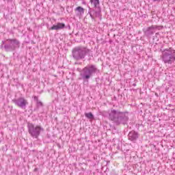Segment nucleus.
Returning a JSON list of instances; mask_svg holds the SVG:
<instances>
[{"instance_id": "obj_13", "label": "nucleus", "mask_w": 175, "mask_h": 175, "mask_svg": "<svg viewBox=\"0 0 175 175\" xmlns=\"http://www.w3.org/2000/svg\"><path fill=\"white\" fill-rule=\"evenodd\" d=\"M90 2L93 8H100V1L99 0H90Z\"/></svg>"}, {"instance_id": "obj_17", "label": "nucleus", "mask_w": 175, "mask_h": 175, "mask_svg": "<svg viewBox=\"0 0 175 175\" xmlns=\"http://www.w3.org/2000/svg\"><path fill=\"white\" fill-rule=\"evenodd\" d=\"M142 18H148V15L144 14L142 15Z\"/></svg>"}, {"instance_id": "obj_10", "label": "nucleus", "mask_w": 175, "mask_h": 175, "mask_svg": "<svg viewBox=\"0 0 175 175\" xmlns=\"http://www.w3.org/2000/svg\"><path fill=\"white\" fill-rule=\"evenodd\" d=\"M128 140L131 143H137V140L140 139V133L135 130H132L128 134Z\"/></svg>"}, {"instance_id": "obj_20", "label": "nucleus", "mask_w": 175, "mask_h": 175, "mask_svg": "<svg viewBox=\"0 0 175 175\" xmlns=\"http://www.w3.org/2000/svg\"><path fill=\"white\" fill-rule=\"evenodd\" d=\"M155 96H159L158 93H155Z\"/></svg>"}, {"instance_id": "obj_18", "label": "nucleus", "mask_w": 175, "mask_h": 175, "mask_svg": "<svg viewBox=\"0 0 175 175\" xmlns=\"http://www.w3.org/2000/svg\"><path fill=\"white\" fill-rule=\"evenodd\" d=\"M38 170H39L38 168H35V169L33 170V172H38Z\"/></svg>"}, {"instance_id": "obj_9", "label": "nucleus", "mask_w": 175, "mask_h": 175, "mask_svg": "<svg viewBox=\"0 0 175 175\" xmlns=\"http://www.w3.org/2000/svg\"><path fill=\"white\" fill-rule=\"evenodd\" d=\"M12 102L20 107L21 109H27V105H28V100L25 99L24 97H19L18 98H14L12 100Z\"/></svg>"}, {"instance_id": "obj_4", "label": "nucleus", "mask_w": 175, "mask_h": 175, "mask_svg": "<svg viewBox=\"0 0 175 175\" xmlns=\"http://www.w3.org/2000/svg\"><path fill=\"white\" fill-rule=\"evenodd\" d=\"M0 48L4 49L6 53H11L12 51H16L20 49L21 43L20 40L16 38L7 39L5 41H2Z\"/></svg>"}, {"instance_id": "obj_16", "label": "nucleus", "mask_w": 175, "mask_h": 175, "mask_svg": "<svg viewBox=\"0 0 175 175\" xmlns=\"http://www.w3.org/2000/svg\"><path fill=\"white\" fill-rule=\"evenodd\" d=\"M44 143H51V138L50 135H46V137L44 138Z\"/></svg>"}, {"instance_id": "obj_14", "label": "nucleus", "mask_w": 175, "mask_h": 175, "mask_svg": "<svg viewBox=\"0 0 175 175\" xmlns=\"http://www.w3.org/2000/svg\"><path fill=\"white\" fill-rule=\"evenodd\" d=\"M85 117L88 118V120H94L95 116H94V114H92V112H88V113H85Z\"/></svg>"}, {"instance_id": "obj_15", "label": "nucleus", "mask_w": 175, "mask_h": 175, "mask_svg": "<svg viewBox=\"0 0 175 175\" xmlns=\"http://www.w3.org/2000/svg\"><path fill=\"white\" fill-rule=\"evenodd\" d=\"M75 10L79 13V14H84V9L81 6H78L75 8Z\"/></svg>"}, {"instance_id": "obj_6", "label": "nucleus", "mask_w": 175, "mask_h": 175, "mask_svg": "<svg viewBox=\"0 0 175 175\" xmlns=\"http://www.w3.org/2000/svg\"><path fill=\"white\" fill-rule=\"evenodd\" d=\"M28 132L33 139H38L40 136L41 132H44V129L40 125H33L32 123H28L27 124Z\"/></svg>"}, {"instance_id": "obj_5", "label": "nucleus", "mask_w": 175, "mask_h": 175, "mask_svg": "<svg viewBox=\"0 0 175 175\" xmlns=\"http://www.w3.org/2000/svg\"><path fill=\"white\" fill-rule=\"evenodd\" d=\"M161 59L164 64H172L175 61V51L172 49H166L162 51Z\"/></svg>"}, {"instance_id": "obj_8", "label": "nucleus", "mask_w": 175, "mask_h": 175, "mask_svg": "<svg viewBox=\"0 0 175 175\" xmlns=\"http://www.w3.org/2000/svg\"><path fill=\"white\" fill-rule=\"evenodd\" d=\"M155 29L161 31V29H163V26L152 25L150 27H147L146 29H144L143 32L144 34L146 36V38H151L152 35L155 33Z\"/></svg>"}, {"instance_id": "obj_21", "label": "nucleus", "mask_w": 175, "mask_h": 175, "mask_svg": "<svg viewBox=\"0 0 175 175\" xmlns=\"http://www.w3.org/2000/svg\"><path fill=\"white\" fill-rule=\"evenodd\" d=\"M69 29H70V26H68Z\"/></svg>"}, {"instance_id": "obj_22", "label": "nucleus", "mask_w": 175, "mask_h": 175, "mask_svg": "<svg viewBox=\"0 0 175 175\" xmlns=\"http://www.w3.org/2000/svg\"><path fill=\"white\" fill-rule=\"evenodd\" d=\"M133 85H136V84H133Z\"/></svg>"}, {"instance_id": "obj_11", "label": "nucleus", "mask_w": 175, "mask_h": 175, "mask_svg": "<svg viewBox=\"0 0 175 175\" xmlns=\"http://www.w3.org/2000/svg\"><path fill=\"white\" fill-rule=\"evenodd\" d=\"M32 98L34 102H36V108H34L33 111H38L40 107H44V104H43V103L39 100V97L33 96Z\"/></svg>"}, {"instance_id": "obj_19", "label": "nucleus", "mask_w": 175, "mask_h": 175, "mask_svg": "<svg viewBox=\"0 0 175 175\" xmlns=\"http://www.w3.org/2000/svg\"><path fill=\"white\" fill-rule=\"evenodd\" d=\"M161 0H153L154 2H159Z\"/></svg>"}, {"instance_id": "obj_7", "label": "nucleus", "mask_w": 175, "mask_h": 175, "mask_svg": "<svg viewBox=\"0 0 175 175\" xmlns=\"http://www.w3.org/2000/svg\"><path fill=\"white\" fill-rule=\"evenodd\" d=\"M88 14L92 20H95V18L102 20V8L100 7H93L92 8L89 7Z\"/></svg>"}, {"instance_id": "obj_1", "label": "nucleus", "mask_w": 175, "mask_h": 175, "mask_svg": "<svg viewBox=\"0 0 175 175\" xmlns=\"http://www.w3.org/2000/svg\"><path fill=\"white\" fill-rule=\"evenodd\" d=\"M107 117L108 119L110 121H113L116 125H128L129 117L126 111H121L111 109L108 111Z\"/></svg>"}, {"instance_id": "obj_2", "label": "nucleus", "mask_w": 175, "mask_h": 175, "mask_svg": "<svg viewBox=\"0 0 175 175\" xmlns=\"http://www.w3.org/2000/svg\"><path fill=\"white\" fill-rule=\"evenodd\" d=\"M72 58L75 61H81L88 55V61H91L94 57L92 51L83 46H76L72 51Z\"/></svg>"}, {"instance_id": "obj_12", "label": "nucleus", "mask_w": 175, "mask_h": 175, "mask_svg": "<svg viewBox=\"0 0 175 175\" xmlns=\"http://www.w3.org/2000/svg\"><path fill=\"white\" fill-rule=\"evenodd\" d=\"M64 28H65L64 23H57L56 25H53L49 29L51 31H59V29H64Z\"/></svg>"}, {"instance_id": "obj_3", "label": "nucleus", "mask_w": 175, "mask_h": 175, "mask_svg": "<svg viewBox=\"0 0 175 175\" xmlns=\"http://www.w3.org/2000/svg\"><path fill=\"white\" fill-rule=\"evenodd\" d=\"M96 73H99V69L94 64H88L85 66L80 72V79L83 80V83H88L90 79H92Z\"/></svg>"}]
</instances>
